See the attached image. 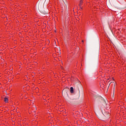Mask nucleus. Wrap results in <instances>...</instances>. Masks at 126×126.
<instances>
[{
	"mask_svg": "<svg viewBox=\"0 0 126 126\" xmlns=\"http://www.w3.org/2000/svg\"><path fill=\"white\" fill-rule=\"evenodd\" d=\"M70 93H73V87L70 88Z\"/></svg>",
	"mask_w": 126,
	"mask_h": 126,
	"instance_id": "obj_2",
	"label": "nucleus"
},
{
	"mask_svg": "<svg viewBox=\"0 0 126 126\" xmlns=\"http://www.w3.org/2000/svg\"><path fill=\"white\" fill-rule=\"evenodd\" d=\"M4 101L5 103H7V102H8V98L7 97H5Z\"/></svg>",
	"mask_w": 126,
	"mask_h": 126,
	"instance_id": "obj_1",
	"label": "nucleus"
},
{
	"mask_svg": "<svg viewBox=\"0 0 126 126\" xmlns=\"http://www.w3.org/2000/svg\"><path fill=\"white\" fill-rule=\"evenodd\" d=\"M83 2V0H81L80 1V5H82Z\"/></svg>",
	"mask_w": 126,
	"mask_h": 126,
	"instance_id": "obj_3",
	"label": "nucleus"
}]
</instances>
